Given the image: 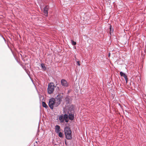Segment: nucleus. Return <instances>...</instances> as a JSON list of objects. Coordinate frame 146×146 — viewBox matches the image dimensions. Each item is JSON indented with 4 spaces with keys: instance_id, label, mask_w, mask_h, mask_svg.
<instances>
[{
    "instance_id": "1",
    "label": "nucleus",
    "mask_w": 146,
    "mask_h": 146,
    "mask_svg": "<svg viewBox=\"0 0 146 146\" xmlns=\"http://www.w3.org/2000/svg\"><path fill=\"white\" fill-rule=\"evenodd\" d=\"M66 137L67 139L70 140L72 139L71 131L69 127L66 126L64 129Z\"/></svg>"
},
{
    "instance_id": "2",
    "label": "nucleus",
    "mask_w": 146,
    "mask_h": 146,
    "mask_svg": "<svg viewBox=\"0 0 146 146\" xmlns=\"http://www.w3.org/2000/svg\"><path fill=\"white\" fill-rule=\"evenodd\" d=\"M63 95L60 94L58 95L55 99V105L58 106L61 103L63 98Z\"/></svg>"
},
{
    "instance_id": "3",
    "label": "nucleus",
    "mask_w": 146,
    "mask_h": 146,
    "mask_svg": "<svg viewBox=\"0 0 146 146\" xmlns=\"http://www.w3.org/2000/svg\"><path fill=\"white\" fill-rule=\"evenodd\" d=\"M54 84L53 82L50 83L48 84V88L47 92L49 94L53 93L55 88Z\"/></svg>"
},
{
    "instance_id": "4",
    "label": "nucleus",
    "mask_w": 146,
    "mask_h": 146,
    "mask_svg": "<svg viewBox=\"0 0 146 146\" xmlns=\"http://www.w3.org/2000/svg\"><path fill=\"white\" fill-rule=\"evenodd\" d=\"M55 99L54 98H50L49 101L48 105L50 108L52 110L53 109L54 106L57 107L55 105Z\"/></svg>"
},
{
    "instance_id": "5",
    "label": "nucleus",
    "mask_w": 146,
    "mask_h": 146,
    "mask_svg": "<svg viewBox=\"0 0 146 146\" xmlns=\"http://www.w3.org/2000/svg\"><path fill=\"white\" fill-rule=\"evenodd\" d=\"M75 106L74 105H71L68 109L67 113H75Z\"/></svg>"
},
{
    "instance_id": "6",
    "label": "nucleus",
    "mask_w": 146,
    "mask_h": 146,
    "mask_svg": "<svg viewBox=\"0 0 146 146\" xmlns=\"http://www.w3.org/2000/svg\"><path fill=\"white\" fill-rule=\"evenodd\" d=\"M61 85L65 88H67L68 86V83L64 79H62L61 80Z\"/></svg>"
},
{
    "instance_id": "7",
    "label": "nucleus",
    "mask_w": 146,
    "mask_h": 146,
    "mask_svg": "<svg viewBox=\"0 0 146 146\" xmlns=\"http://www.w3.org/2000/svg\"><path fill=\"white\" fill-rule=\"evenodd\" d=\"M48 7V6H45L43 8L44 15L46 17H47Z\"/></svg>"
},
{
    "instance_id": "8",
    "label": "nucleus",
    "mask_w": 146,
    "mask_h": 146,
    "mask_svg": "<svg viewBox=\"0 0 146 146\" xmlns=\"http://www.w3.org/2000/svg\"><path fill=\"white\" fill-rule=\"evenodd\" d=\"M67 114L68 115L69 119L70 120L72 121L74 119L75 113H69Z\"/></svg>"
},
{
    "instance_id": "9",
    "label": "nucleus",
    "mask_w": 146,
    "mask_h": 146,
    "mask_svg": "<svg viewBox=\"0 0 146 146\" xmlns=\"http://www.w3.org/2000/svg\"><path fill=\"white\" fill-rule=\"evenodd\" d=\"M65 101L66 102V104H70L71 102V100L70 97L68 96H67L65 98Z\"/></svg>"
},
{
    "instance_id": "10",
    "label": "nucleus",
    "mask_w": 146,
    "mask_h": 146,
    "mask_svg": "<svg viewBox=\"0 0 146 146\" xmlns=\"http://www.w3.org/2000/svg\"><path fill=\"white\" fill-rule=\"evenodd\" d=\"M120 74L121 76H123L124 78L125 79L126 81L127 82V76L124 73H123L122 72H120L119 73Z\"/></svg>"
},
{
    "instance_id": "11",
    "label": "nucleus",
    "mask_w": 146,
    "mask_h": 146,
    "mask_svg": "<svg viewBox=\"0 0 146 146\" xmlns=\"http://www.w3.org/2000/svg\"><path fill=\"white\" fill-rule=\"evenodd\" d=\"M55 129L56 133H58L60 132V126L57 125L55 126Z\"/></svg>"
},
{
    "instance_id": "12",
    "label": "nucleus",
    "mask_w": 146,
    "mask_h": 146,
    "mask_svg": "<svg viewBox=\"0 0 146 146\" xmlns=\"http://www.w3.org/2000/svg\"><path fill=\"white\" fill-rule=\"evenodd\" d=\"M63 118V115H60L59 117V119L60 122L61 123H63L64 122V119Z\"/></svg>"
},
{
    "instance_id": "13",
    "label": "nucleus",
    "mask_w": 146,
    "mask_h": 146,
    "mask_svg": "<svg viewBox=\"0 0 146 146\" xmlns=\"http://www.w3.org/2000/svg\"><path fill=\"white\" fill-rule=\"evenodd\" d=\"M42 105L43 107L45 108H48V106L44 102H42Z\"/></svg>"
},
{
    "instance_id": "14",
    "label": "nucleus",
    "mask_w": 146,
    "mask_h": 146,
    "mask_svg": "<svg viewBox=\"0 0 146 146\" xmlns=\"http://www.w3.org/2000/svg\"><path fill=\"white\" fill-rule=\"evenodd\" d=\"M40 66L44 70H46V67L44 66V64H41Z\"/></svg>"
},
{
    "instance_id": "15",
    "label": "nucleus",
    "mask_w": 146,
    "mask_h": 146,
    "mask_svg": "<svg viewBox=\"0 0 146 146\" xmlns=\"http://www.w3.org/2000/svg\"><path fill=\"white\" fill-rule=\"evenodd\" d=\"M64 119H66L69 118V117L68 114H65L63 115Z\"/></svg>"
},
{
    "instance_id": "16",
    "label": "nucleus",
    "mask_w": 146,
    "mask_h": 146,
    "mask_svg": "<svg viewBox=\"0 0 146 146\" xmlns=\"http://www.w3.org/2000/svg\"><path fill=\"white\" fill-rule=\"evenodd\" d=\"M58 136L61 138H62L63 137V134L61 132H58Z\"/></svg>"
},
{
    "instance_id": "17",
    "label": "nucleus",
    "mask_w": 146,
    "mask_h": 146,
    "mask_svg": "<svg viewBox=\"0 0 146 146\" xmlns=\"http://www.w3.org/2000/svg\"><path fill=\"white\" fill-rule=\"evenodd\" d=\"M110 35H111V33L113 32V28H111V26H110Z\"/></svg>"
},
{
    "instance_id": "18",
    "label": "nucleus",
    "mask_w": 146,
    "mask_h": 146,
    "mask_svg": "<svg viewBox=\"0 0 146 146\" xmlns=\"http://www.w3.org/2000/svg\"><path fill=\"white\" fill-rule=\"evenodd\" d=\"M71 42L72 44L73 45H76V42H75V41H74L73 40H71Z\"/></svg>"
},
{
    "instance_id": "19",
    "label": "nucleus",
    "mask_w": 146,
    "mask_h": 146,
    "mask_svg": "<svg viewBox=\"0 0 146 146\" xmlns=\"http://www.w3.org/2000/svg\"><path fill=\"white\" fill-rule=\"evenodd\" d=\"M24 70H25V72L27 73V74H28V75L29 76V73L30 72H29L28 71V70L26 69L25 68H24Z\"/></svg>"
},
{
    "instance_id": "20",
    "label": "nucleus",
    "mask_w": 146,
    "mask_h": 146,
    "mask_svg": "<svg viewBox=\"0 0 146 146\" xmlns=\"http://www.w3.org/2000/svg\"><path fill=\"white\" fill-rule=\"evenodd\" d=\"M77 64H78V65L79 66H80V62L79 61H78L77 62Z\"/></svg>"
},
{
    "instance_id": "21",
    "label": "nucleus",
    "mask_w": 146,
    "mask_h": 146,
    "mask_svg": "<svg viewBox=\"0 0 146 146\" xmlns=\"http://www.w3.org/2000/svg\"><path fill=\"white\" fill-rule=\"evenodd\" d=\"M64 120H65V122L66 123H67L68 122L69 120L68 119H64Z\"/></svg>"
},
{
    "instance_id": "22",
    "label": "nucleus",
    "mask_w": 146,
    "mask_h": 146,
    "mask_svg": "<svg viewBox=\"0 0 146 146\" xmlns=\"http://www.w3.org/2000/svg\"><path fill=\"white\" fill-rule=\"evenodd\" d=\"M0 35L1 36V37L3 38L4 39V40L5 41H6V40L5 39V38L2 36V35H1L0 34Z\"/></svg>"
},
{
    "instance_id": "23",
    "label": "nucleus",
    "mask_w": 146,
    "mask_h": 146,
    "mask_svg": "<svg viewBox=\"0 0 146 146\" xmlns=\"http://www.w3.org/2000/svg\"><path fill=\"white\" fill-rule=\"evenodd\" d=\"M57 84H56V86H55V87L56 88H57V89L58 90H59V89H60V88H59V87L57 86V87H56V86H57Z\"/></svg>"
},
{
    "instance_id": "24",
    "label": "nucleus",
    "mask_w": 146,
    "mask_h": 146,
    "mask_svg": "<svg viewBox=\"0 0 146 146\" xmlns=\"http://www.w3.org/2000/svg\"><path fill=\"white\" fill-rule=\"evenodd\" d=\"M66 140H65V144H66V145H67V143L66 142Z\"/></svg>"
},
{
    "instance_id": "25",
    "label": "nucleus",
    "mask_w": 146,
    "mask_h": 146,
    "mask_svg": "<svg viewBox=\"0 0 146 146\" xmlns=\"http://www.w3.org/2000/svg\"><path fill=\"white\" fill-rule=\"evenodd\" d=\"M22 67H23V68L24 69V68H25L26 69V67L25 66H22Z\"/></svg>"
},
{
    "instance_id": "26",
    "label": "nucleus",
    "mask_w": 146,
    "mask_h": 146,
    "mask_svg": "<svg viewBox=\"0 0 146 146\" xmlns=\"http://www.w3.org/2000/svg\"><path fill=\"white\" fill-rule=\"evenodd\" d=\"M110 53H109V56H110Z\"/></svg>"
}]
</instances>
